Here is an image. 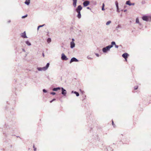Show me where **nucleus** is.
I'll return each instance as SVG.
<instances>
[{
  "instance_id": "f257e3e1",
  "label": "nucleus",
  "mask_w": 151,
  "mask_h": 151,
  "mask_svg": "<svg viewBox=\"0 0 151 151\" xmlns=\"http://www.w3.org/2000/svg\"><path fill=\"white\" fill-rule=\"evenodd\" d=\"M115 44V42L112 41L111 42V45H109L106 47H104L102 49V51L104 53H106L107 51L110 50V49L113 47V45Z\"/></svg>"
},
{
  "instance_id": "f03ea898",
  "label": "nucleus",
  "mask_w": 151,
  "mask_h": 151,
  "mask_svg": "<svg viewBox=\"0 0 151 151\" xmlns=\"http://www.w3.org/2000/svg\"><path fill=\"white\" fill-rule=\"evenodd\" d=\"M82 7L81 5H80L78 6L77 8L76 9V11L78 13L77 17L79 19L81 17V11L82 9Z\"/></svg>"
},
{
  "instance_id": "7ed1b4c3",
  "label": "nucleus",
  "mask_w": 151,
  "mask_h": 151,
  "mask_svg": "<svg viewBox=\"0 0 151 151\" xmlns=\"http://www.w3.org/2000/svg\"><path fill=\"white\" fill-rule=\"evenodd\" d=\"M49 65L50 63H47L45 66L42 68L37 67V69L39 71H42V70L45 71L48 69L49 67Z\"/></svg>"
},
{
  "instance_id": "20e7f679",
  "label": "nucleus",
  "mask_w": 151,
  "mask_h": 151,
  "mask_svg": "<svg viewBox=\"0 0 151 151\" xmlns=\"http://www.w3.org/2000/svg\"><path fill=\"white\" fill-rule=\"evenodd\" d=\"M142 19L145 21L151 22V17L150 16L145 15L142 17Z\"/></svg>"
},
{
  "instance_id": "39448f33",
  "label": "nucleus",
  "mask_w": 151,
  "mask_h": 151,
  "mask_svg": "<svg viewBox=\"0 0 151 151\" xmlns=\"http://www.w3.org/2000/svg\"><path fill=\"white\" fill-rule=\"evenodd\" d=\"M61 89L62 91L61 94L64 96H65L67 93L66 91L63 87L61 88Z\"/></svg>"
},
{
  "instance_id": "423d86ee",
  "label": "nucleus",
  "mask_w": 151,
  "mask_h": 151,
  "mask_svg": "<svg viewBox=\"0 0 151 151\" xmlns=\"http://www.w3.org/2000/svg\"><path fill=\"white\" fill-rule=\"evenodd\" d=\"M61 59L62 60H67L68 59V58L64 53L62 54Z\"/></svg>"
},
{
  "instance_id": "0eeeda50",
  "label": "nucleus",
  "mask_w": 151,
  "mask_h": 151,
  "mask_svg": "<svg viewBox=\"0 0 151 151\" xmlns=\"http://www.w3.org/2000/svg\"><path fill=\"white\" fill-rule=\"evenodd\" d=\"M90 4V1L88 0H85L83 3V5L84 7L87 6Z\"/></svg>"
},
{
  "instance_id": "6e6552de",
  "label": "nucleus",
  "mask_w": 151,
  "mask_h": 151,
  "mask_svg": "<svg viewBox=\"0 0 151 151\" xmlns=\"http://www.w3.org/2000/svg\"><path fill=\"white\" fill-rule=\"evenodd\" d=\"M78 60L75 57H73L71 59L70 62V63H71L73 62H78Z\"/></svg>"
},
{
  "instance_id": "1a4fd4ad",
  "label": "nucleus",
  "mask_w": 151,
  "mask_h": 151,
  "mask_svg": "<svg viewBox=\"0 0 151 151\" xmlns=\"http://www.w3.org/2000/svg\"><path fill=\"white\" fill-rule=\"evenodd\" d=\"M129 56V54L126 53H124L122 55V57L124 58L125 60H126V59L127 58L128 56Z\"/></svg>"
},
{
  "instance_id": "9d476101",
  "label": "nucleus",
  "mask_w": 151,
  "mask_h": 151,
  "mask_svg": "<svg viewBox=\"0 0 151 151\" xmlns=\"http://www.w3.org/2000/svg\"><path fill=\"white\" fill-rule=\"evenodd\" d=\"M122 27L120 24H119L117 26H116V30L117 31V32H119L120 31V30H119V29H121Z\"/></svg>"
},
{
  "instance_id": "9b49d317",
  "label": "nucleus",
  "mask_w": 151,
  "mask_h": 151,
  "mask_svg": "<svg viewBox=\"0 0 151 151\" xmlns=\"http://www.w3.org/2000/svg\"><path fill=\"white\" fill-rule=\"evenodd\" d=\"M21 36L23 38H27V36H26V32L25 31L22 33Z\"/></svg>"
},
{
  "instance_id": "f8f14e48",
  "label": "nucleus",
  "mask_w": 151,
  "mask_h": 151,
  "mask_svg": "<svg viewBox=\"0 0 151 151\" xmlns=\"http://www.w3.org/2000/svg\"><path fill=\"white\" fill-rule=\"evenodd\" d=\"M75 44L74 42H70V47L71 48H73L75 47Z\"/></svg>"
},
{
  "instance_id": "ddd939ff",
  "label": "nucleus",
  "mask_w": 151,
  "mask_h": 151,
  "mask_svg": "<svg viewBox=\"0 0 151 151\" xmlns=\"http://www.w3.org/2000/svg\"><path fill=\"white\" fill-rule=\"evenodd\" d=\"M73 1V6L75 7L76 6V3L77 0H72Z\"/></svg>"
},
{
  "instance_id": "4468645a",
  "label": "nucleus",
  "mask_w": 151,
  "mask_h": 151,
  "mask_svg": "<svg viewBox=\"0 0 151 151\" xmlns=\"http://www.w3.org/2000/svg\"><path fill=\"white\" fill-rule=\"evenodd\" d=\"M61 89V88L60 87H58L57 88H54L52 89V91H56L58 90H60Z\"/></svg>"
},
{
  "instance_id": "2eb2a0df",
  "label": "nucleus",
  "mask_w": 151,
  "mask_h": 151,
  "mask_svg": "<svg viewBox=\"0 0 151 151\" xmlns=\"http://www.w3.org/2000/svg\"><path fill=\"white\" fill-rule=\"evenodd\" d=\"M30 0H26V1L24 2V3L27 5H29L30 3Z\"/></svg>"
},
{
  "instance_id": "dca6fc26",
  "label": "nucleus",
  "mask_w": 151,
  "mask_h": 151,
  "mask_svg": "<svg viewBox=\"0 0 151 151\" xmlns=\"http://www.w3.org/2000/svg\"><path fill=\"white\" fill-rule=\"evenodd\" d=\"M126 4L128 5L129 6H131V3H130V1H126Z\"/></svg>"
},
{
  "instance_id": "f3484780",
  "label": "nucleus",
  "mask_w": 151,
  "mask_h": 151,
  "mask_svg": "<svg viewBox=\"0 0 151 151\" xmlns=\"http://www.w3.org/2000/svg\"><path fill=\"white\" fill-rule=\"evenodd\" d=\"M136 22L137 23L139 24L140 25H141V23L139 22V19H138V18H137L136 19Z\"/></svg>"
},
{
  "instance_id": "a211bd4d",
  "label": "nucleus",
  "mask_w": 151,
  "mask_h": 151,
  "mask_svg": "<svg viewBox=\"0 0 151 151\" xmlns=\"http://www.w3.org/2000/svg\"><path fill=\"white\" fill-rule=\"evenodd\" d=\"M25 43L28 46H30L31 45V43L28 41H25Z\"/></svg>"
},
{
  "instance_id": "6ab92c4d",
  "label": "nucleus",
  "mask_w": 151,
  "mask_h": 151,
  "mask_svg": "<svg viewBox=\"0 0 151 151\" xmlns=\"http://www.w3.org/2000/svg\"><path fill=\"white\" fill-rule=\"evenodd\" d=\"M115 5L116 7V9H117L118 10L119 8L118 3L116 1H115Z\"/></svg>"
},
{
  "instance_id": "aec40b11",
  "label": "nucleus",
  "mask_w": 151,
  "mask_h": 151,
  "mask_svg": "<svg viewBox=\"0 0 151 151\" xmlns=\"http://www.w3.org/2000/svg\"><path fill=\"white\" fill-rule=\"evenodd\" d=\"M51 41V39L50 38H49L47 39V42L48 43H50Z\"/></svg>"
},
{
  "instance_id": "412c9836",
  "label": "nucleus",
  "mask_w": 151,
  "mask_h": 151,
  "mask_svg": "<svg viewBox=\"0 0 151 151\" xmlns=\"http://www.w3.org/2000/svg\"><path fill=\"white\" fill-rule=\"evenodd\" d=\"M74 93L76 94L77 96H78L79 95V93L75 91Z\"/></svg>"
},
{
  "instance_id": "4be33fe9",
  "label": "nucleus",
  "mask_w": 151,
  "mask_h": 151,
  "mask_svg": "<svg viewBox=\"0 0 151 151\" xmlns=\"http://www.w3.org/2000/svg\"><path fill=\"white\" fill-rule=\"evenodd\" d=\"M104 3H103L102 4V11H104L105 10V9L104 8Z\"/></svg>"
},
{
  "instance_id": "5701e85b",
  "label": "nucleus",
  "mask_w": 151,
  "mask_h": 151,
  "mask_svg": "<svg viewBox=\"0 0 151 151\" xmlns=\"http://www.w3.org/2000/svg\"><path fill=\"white\" fill-rule=\"evenodd\" d=\"M111 23V21H108L106 23V25H109Z\"/></svg>"
},
{
  "instance_id": "b1692460",
  "label": "nucleus",
  "mask_w": 151,
  "mask_h": 151,
  "mask_svg": "<svg viewBox=\"0 0 151 151\" xmlns=\"http://www.w3.org/2000/svg\"><path fill=\"white\" fill-rule=\"evenodd\" d=\"M27 15H28L27 14H26L25 15L22 16V18H23V19L24 18H26V17H27Z\"/></svg>"
},
{
  "instance_id": "393cba45",
  "label": "nucleus",
  "mask_w": 151,
  "mask_h": 151,
  "mask_svg": "<svg viewBox=\"0 0 151 151\" xmlns=\"http://www.w3.org/2000/svg\"><path fill=\"white\" fill-rule=\"evenodd\" d=\"M114 45H115V47L116 48H118L119 46L118 45H117L116 44L115 42V44H114Z\"/></svg>"
},
{
  "instance_id": "a878e982",
  "label": "nucleus",
  "mask_w": 151,
  "mask_h": 151,
  "mask_svg": "<svg viewBox=\"0 0 151 151\" xmlns=\"http://www.w3.org/2000/svg\"><path fill=\"white\" fill-rule=\"evenodd\" d=\"M87 58L88 59H89V60H92V58L90 57L89 56H88L87 57Z\"/></svg>"
},
{
  "instance_id": "bb28decb",
  "label": "nucleus",
  "mask_w": 151,
  "mask_h": 151,
  "mask_svg": "<svg viewBox=\"0 0 151 151\" xmlns=\"http://www.w3.org/2000/svg\"><path fill=\"white\" fill-rule=\"evenodd\" d=\"M42 91H43V92L44 93H46L47 92V91L46 90H45V89H43Z\"/></svg>"
},
{
  "instance_id": "cd10ccee",
  "label": "nucleus",
  "mask_w": 151,
  "mask_h": 151,
  "mask_svg": "<svg viewBox=\"0 0 151 151\" xmlns=\"http://www.w3.org/2000/svg\"><path fill=\"white\" fill-rule=\"evenodd\" d=\"M50 94L52 95H55V93L54 92H51L50 93Z\"/></svg>"
},
{
  "instance_id": "c85d7f7f",
  "label": "nucleus",
  "mask_w": 151,
  "mask_h": 151,
  "mask_svg": "<svg viewBox=\"0 0 151 151\" xmlns=\"http://www.w3.org/2000/svg\"><path fill=\"white\" fill-rule=\"evenodd\" d=\"M56 99H53L52 100L50 101V103H52L53 101H55Z\"/></svg>"
},
{
  "instance_id": "c756f323",
  "label": "nucleus",
  "mask_w": 151,
  "mask_h": 151,
  "mask_svg": "<svg viewBox=\"0 0 151 151\" xmlns=\"http://www.w3.org/2000/svg\"><path fill=\"white\" fill-rule=\"evenodd\" d=\"M138 88L137 86H135L134 87V89L135 90H137Z\"/></svg>"
},
{
  "instance_id": "7c9ffc66",
  "label": "nucleus",
  "mask_w": 151,
  "mask_h": 151,
  "mask_svg": "<svg viewBox=\"0 0 151 151\" xmlns=\"http://www.w3.org/2000/svg\"><path fill=\"white\" fill-rule=\"evenodd\" d=\"M45 25V24H43V25H39V27H43V26H44Z\"/></svg>"
},
{
  "instance_id": "2f4dec72",
  "label": "nucleus",
  "mask_w": 151,
  "mask_h": 151,
  "mask_svg": "<svg viewBox=\"0 0 151 151\" xmlns=\"http://www.w3.org/2000/svg\"><path fill=\"white\" fill-rule=\"evenodd\" d=\"M95 55L97 57H99V55L98 53H95Z\"/></svg>"
},
{
  "instance_id": "473e14b6",
  "label": "nucleus",
  "mask_w": 151,
  "mask_h": 151,
  "mask_svg": "<svg viewBox=\"0 0 151 151\" xmlns=\"http://www.w3.org/2000/svg\"><path fill=\"white\" fill-rule=\"evenodd\" d=\"M87 9H90V10H91V9L89 7H87Z\"/></svg>"
},
{
  "instance_id": "72a5a7b5",
  "label": "nucleus",
  "mask_w": 151,
  "mask_h": 151,
  "mask_svg": "<svg viewBox=\"0 0 151 151\" xmlns=\"http://www.w3.org/2000/svg\"><path fill=\"white\" fill-rule=\"evenodd\" d=\"M134 4H134V3H131V5H133V6H134Z\"/></svg>"
},
{
  "instance_id": "f704fd0d",
  "label": "nucleus",
  "mask_w": 151,
  "mask_h": 151,
  "mask_svg": "<svg viewBox=\"0 0 151 151\" xmlns=\"http://www.w3.org/2000/svg\"><path fill=\"white\" fill-rule=\"evenodd\" d=\"M22 50L24 52H25V49L24 48L22 49Z\"/></svg>"
},
{
  "instance_id": "c9c22d12",
  "label": "nucleus",
  "mask_w": 151,
  "mask_h": 151,
  "mask_svg": "<svg viewBox=\"0 0 151 151\" xmlns=\"http://www.w3.org/2000/svg\"><path fill=\"white\" fill-rule=\"evenodd\" d=\"M72 41L71 42H74V41H75V40H74V39H73V38H72Z\"/></svg>"
},
{
  "instance_id": "e433bc0d",
  "label": "nucleus",
  "mask_w": 151,
  "mask_h": 151,
  "mask_svg": "<svg viewBox=\"0 0 151 151\" xmlns=\"http://www.w3.org/2000/svg\"><path fill=\"white\" fill-rule=\"evenodd\" d=\"M129 142V141H127L125 143L126 144H128Z\"/></svg>"
},
{
  "instance_id": "4c0bfd02",
  "label": "nucleus",
  "mask_w": 151,
  "mask_h": 151,
  "mask_svg": "<svg viewBox=\"0 0 151 151\" xmlns=\"http://www.w3.org/2000/svg\"><path fill=\"white\" fill-rule=\"evenodd\" d=\"M123 137V135L122 134H121L120 135V137L121 138H122V137Z\"/></svg>"
},
{
  "instance_id": "58836bf2",
  "label": "nucleus",
  "mask_w": 151,
  "mask_h": 151,
  "mask_svg": "<svg viewBox=\"0 0 151 151\" xmlns=\"http://www.w3.org/2000/svg\"><path fill=\"white\" fill-rule=\"evenodd\" d=\"M34 151H36V148H34Z\"/></svg>"
},
{
  "instance_id": "ea45409f",
  "label": "nucleus",
  "mask_w": 151,
  "mask_h": 151,
  "mask_svg": "<svg viewBox=\"0 0 151 151\" xmlns=\"http://www.w3.org/2000/svg\"><path fill=\"white\" fill-rule=\"evenodd\" d=\"M11 21L10 20H9L8 21V22L9 23L11 22Z\"/></svg>"
},
{
  "instance_id": "a19ab883",
  "label": "nucleus",
  "mask_w": 151,
  "mask_h": 151,
  "mask_svg": "<svg viewBox=\"0 0 151 151\" xmlns=\"http://www.w3.org/2000/svg\"><path fill=\"white\" fill-rule=\"evenodd\" d=\"M119 8H118V9L117 10V12H119Z\"/></svg>"
},
{
  "instance_id": "79ce46f5",
  "label": "nucleus",
  "mask_w": 151,
  "mask_h": 151,
  "mask_svg": "<svg viewBox=\"0 0 151 151\" xmlns=\"http://www.w3.org/2000/svg\"><path fill=\"white\" fill-rule=\"evenodd\" d=\"M40 28V27H39V26H38L37 27V30H39V28Z\"/></svg>"
},
{
  "instance_id": "37998d69",
  "label": "nucleus",
  "mask_w": 151,
  "mask_h": 151,
  "mask_svg": "<svg viewBox=\"0 0 151 151\" xmlns=\"http://www.w3.org/2000/svg\"><path fill=\"white\" fill-rule=\"evenodd\" d=\"M127 11V9H125L124 10V12H126Z\"/></svg>"
},
{
  "instance_id": "c03bdc74",
  "label": "nucleus",
  "mask_w": 151,
  "mask_h": 151,
  "mask_svg": "<svg viewBox=\"0 0 151 151\" xmlns=\"http://www.w3.org/2000/svg\"><path fill=\"white\" fill-rule=\"evenodd\" d=\"M145 3V2L144 1V2H143V1H142V4H144V3Z\"/></svg>"
},
{
  "instance_id": "a18cd8bd",
  "label": "nucleus",
  "mask_w": 151,
  "mask_h": 151,
  "mask_svg": "<svg viewBox=\"0 0 151 151\" xmlns=\"http://www.w3.org/2000/svg\"><path fill=\"white\" fill-rule=\"evenodd\" d=\"M112 125H114V122H113V121H112Z\"/></svg>"
},
{
  "instance_id": "49530a36",
  "label": "nucleus",
  "mask_w": 151,
  "mask_h": 151,
  "mask_svg": "<svg viewBox=\"0 0 151 151\" xmlns=\"http://www.w3.org/2000/svg\"><path fill=\"white\" fill-rule=\"evenodd\" d=\"M74 91H72V92H71V93H74Z\"/></svg>"
},
{
  "instance_id": "de8ad7c7",
  "label": "nucleus",
  "mask_w": 151,
  "mask_h": 151,
  "mask_svg": "<svg viewBox=\"0 0 151 151\" xmlns=\"http://www.w3.org/2000/svg\"><path fill=\"white\" fill-rule=\"evenodd\" d=\"M42 55L43 57H44L45 55H44V53H42Z\"/></svg>"
},
{
  "instance_id": "09e8293b",
  "label": "nucleus",
  "mask_w": 151,
  "mask_h": 151,
  "mask_svg": "<svg viewBox=\"0 0 151 151\" xmlns=\"http://www.w3.org/2000/svg\"><path fill=\"white\" fill-rule=\"evenodd\" d=\"M33 148H35V145H33Z\"/></svg>"
},
{
  "instance_id": "8fccbe9b",
  "label": "nucleus",
  "mask_w": 151,
  "mask_h": 151,
  "mask_svg": "<svg viewBox=\"0 0 151 151\" xmlns=\"http://www.w3.org/2000/svg\"><path fill=\"white\" fill-rule=\"evenodd\" d=\"M17 137H19V136H17Z\"/></svg>"
},
{
  "instance_id": "3c124183",
  "label": "nucleus",
  "mask_w": 151,
  "mask_h": 151,
  "mask_svg": "<svg viewBox=\"0 0 151 151\" xmlns=\"http://www.w3.org/2000/svg\"><path fill=\"white\" fill-rule=\"evenodd\" d=\"M5 136H7V135H6V134H5Z\"/></svg>"
},
{
  "instance_id": "603ef678",
  "label": "nucleus",
  "mask_w": 151,
  "mask_h": 151,
  "mask_svg": "<svg viewBox=\"0 0 151 151\" xmlns=\"http://www.w3.org/2000/svg\"><path fill=\"white\" fill-rule=\"evenodd\" d=\"M126 61H127V59H126V60H125Z\"/></svg>"
},
{
  "instance_id": "864d4df0",
  "label": "nucleus",
  "mask_w": 151,
  "mask_h": 151,
  "mask_svg": "<svg viewBox=\"0 0 151 151\" xmlns=\"http://www.w3.org/2000/svg\"><path fill=\"white\" fill-rule=\"evenodd\" d=\"M4 135H5V133H4Z\"/></svg>"
}]
</instances>
